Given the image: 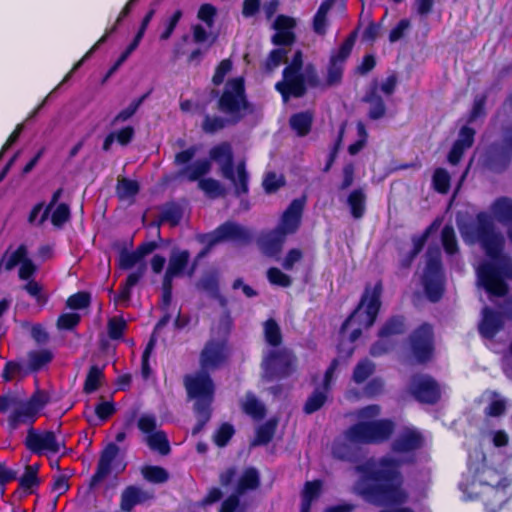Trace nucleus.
<instances>
[{
	"instance_id": "f257e3e1",
	"label": "nucleus",
	"mask_w": 512,
	"mask_h": 512,
	"mask_svg": "<svg viewBox=\"0 0 512 512\" xmlns=\"http://www.w3.org/2000/svg\"><path fill=\"white\" fill-rule=\"evenodd\" d=\"M416 462L415 455L405 458H396L385 455L377 460L369 459L358 464L355 471L359 474L354 484V492L367 503L390 507L379 512H415L405 507L409 495L403 488L404 477L401 471L403 465H412Z\"/></svg>"
},
{
	"instance_id": "f03ea898",
	"label": "nucleus",
	"mask_w": 512,
	"mask_h": 512,
	"mask_svg": "<svg viewBox=\"0 0 512 512\" xmlns=\"http://www.w3.org/2000/svg\"><path fill=\"white\" fill-rule=\"evenodd\" d=\"M383 283L376 281L374 285L367 283L360 300L351 314L344 320L340 332L343 333L351 322L358 324L349 335L350 343L357 341L362 335V329L371 328L379 315L382 306Z\"/></svg>"
},
{
	"instance_id": "7ed1b4c3",
	"label": "nucleus",
	"mask_w": 512,
	"mask_h": 512,
	"mask_svg": "<svg viewBox=\"0 0 512 512\" xmlns=\"http://www.w3.org/2000/svg\"><path fill=\"white\" fill-rule=\"evenodd\" d=\"M459 230L466 242L479 243L490 260L502 257L505 240L487 212L477 213L474 222L460 224Z\"/></svg>"
},
{
	"instance_id": "20e7f679",
	"label": "nucleus",
	"mask_w": 512,
	"mask_h": 512,
	"mask_svg": "<svg viewBox=\"0 0 512 512\" xmlns=\"http://www.w3.org/2000/svg\"><path fill=\"white\" fill-rule=\"evenodd\" d=\"M459 230L466 242L479 243L490 260L502 257L505 240L487 212L477 213L474 222L460 224Z\"/></svg>"
},
{
	"instance_id": "39448f33",
	"label": "nucleus",
	"mask_w": 512,
	"mask_h": 512,
	"mask_svg": "<svg viewBox=\"0 0 512 512\" xmlns=\"http://www.w3.org/2000/svg\"><path fill=\"white\" fill-rule=\"evenodd\" d=\"M211 98L217 99L216 108L224 116L240 123L247 114L252 112V104L246 92V83L243 76H236L224 83L222 91L212 89Z\"/></svg>"
},
{
	"instance_id": "423d86ee",
	"label": "nucleus",
	"mask_w": 512,
	"mask_h": 512,
	"mask_svg": "<svg viewBox=\"0 0 512 512\" xmlns=\"http://www.w3.org/2000/svg\"><path fill=\"white\" fill-rule=\"evenodd\" d=\"M209 157L220 166L222 176L234 186V194L241 197L249 193V174L244 160L234 164V153L229 142L224 141L213 146L209 151Z\"/></svg>"
},
{
	"instance_id": "0eeeda50",
	"label": "nucleus",
	"mask_w": 512,
	"mask_h": 512,
	"mask_svg": "<svg viewBox=\"0 0 512 512\" xmlns=\"http://www.w3.org/2000/svg\"><path fill=\"white\" fill-rule=\"evenodd\" d=\"M479 284L491 296L504 297L509 286L505 279L512 280V259L504 256L499 260L485 261L477 268Z\"/></svg>"
},
{
	"instance_id": "6e6552de",
	"label": "nucleus",
	"mask_w": 512,
	"mask_h": 512,
	"mask_svg": "<svg viewBox=\"0 0 512 512\" xmlns=\"http://www.w3.org/2000/svg\"><path fill=\"white\" fill-rule=\"evenodd\" d=\"M303 64V52L298 49L293 54L291 62L283 69L282 79L275 84V90L285 103L291 98H302L307 93L305 75L302 72Z\"/></svg>"
},
{
	"instance_id": "1a4fd4ad",
	"label": "nucleus",
	"mask_w": 512,
	"mask_h": 512,
	"mask_svg": "<svg viewBox=\"0 0 512 512\" xmlns=\"http://www.w3.org/2000/svg\"><path fill=\"white\" fill-rule=\"evenodd\" d=\"M435 349L434 329L428 322H423L413 329L407 338V354L415 364L430 363L435 357Z\"/></svg>"
},
{
	"instance_id": "9d476101",
	"label": "nucleus",
	"mask_w": 512,
	"mask_h": 512,
	"mask_svg": "<svg viewBox=\"0 0 512 512\" xmlns=\"http://www.w3.org/2000/svg\"><path fill=\"white\" fill-rule=\"evenodd\" d=\"M49 403L50 395L42 389H36L25 401L19 400L15 409L8 416L7 423L9 429L14 431L21 425L33 427L41 410Z\"/></svg>"
},
{
	"instance_id": "9b49d317",
	"label": "nucleus",
	"mask_w": 512,
	"mask_h": 512,
	"mask_svg": "<svg viewBox=\"0 0 512 512\" xmlns=\"http://www.w3.org/2000/svg\"><path fill=\"white\" fill-rule=\"evenodd\" d=\"M198 241L204 245L203 250L198 254V258H201L215 245L222 242L234 241L245 244L249 243L252 241V234L247 228L228 220L220 224L213 231L200 234Z\"/></svg>"
},
{
	"instance_id": "f8f14e48",
	"label": "nucleus",
	"mask_w": 512,
	"mask_h": 512,
	"mask_svg": "<svg viewBox=\"0 0 512 512\" xmlns=\"http://www.w3.org/2000/svg\"><path fill=\"white\" fill-rule=\"evenodd\" d=\"M136 265V269L129 273L125 281L120 284L118 294L115 298L116 301H130L132 288L140 282L147 271L146 263L140 259L135 250L128 251L126 248L121 249L118 257L119 268L122 270H130Z\"/></svg>"
},
{
	"instance_id": "ddd939ff",
	"label": "nucleus",
	"mask_w": 512,
	"mask_h": 512,
	"mask_svg": "<svg viewBox=\"0 0 512 512\" xmlns=\"http://www.w3.org/2000/svg\"><path fill=\"white\" fill-rule=\"evenodd\" d=\"M408 329L407 318L402 314L389 316L377 332L378 340L370 347L373 357H380L392 351L396 345L394 337L402 336Z\"/></svg>"
},
{
	"instance_id": "4468645a",
	"label": "nucleus",
	"mask_w": 512,
	"mask_h": 512,
	"mask_svg": "<svg viewBox=\"0 0 512 512\" xmlns=\"http://www.w3.org/2000/svg\"><path fill=\"white\" fill-rule=\"evenodd\" d=\"M445 276L438 249L428 250V257L423 274V287L431 302H438L444 294Z\"/></svg>"
},
{
	"instance_id": "2eb2a0df",
	"label": "nucleus",
	"mask_w": 512,
	"mask_h": 512,
	"mask_svg": "<svg viewBox=\"0 0 512 512\" xmlns=\"http://www.w3.org/2000/svg\"><path fill=\"white\" fill-rule=\"evenodd\" d=\"M357 34V30L352 31L339 48L331 52L326 69L325 86H337L342 82L345 64L352 53Z\"/></svg>"
},
{
	"instance_id": "dca6fc26",
	"label": "nucleus",
	"mask_w": 512,
	"mask_h": 512,
	"mask_svg": "<svg viewBox=\"0 0 512 512\" xmlns=\"http://www.w3.org/2000/svg\"><path fill=\"white\" fill-rule=\"evenodd\" d=\"M409 394L420 404L435 405L442 396L438 381L429 374H415L411 377Z\"/></svg>"
},
{
	"instance_id": "f3484780",
	"label": "nucleus",
	"mask_w": 512,
	"mask_h": 512,
	"mask_svg": "<svg viewBox=\"0 0 512 512\" xmlns=\"http://www.w3.org/2000/svg\"><path fill=\"white\" fill-rule=\"evenodd\" d=\"M230 356L228 340L225 338L209 339L200 352V368L214 371L224 366Z\"/></svg>"
},
{
	"instance_id": "a211bd4d",
	"label": "nucleus",
	"mask_w": 512,
	"mask_h": 512,
	"mask_svg": "<svg viewBox=\"0 0 512 512\" xmlns=\"http://www.w3.org/2000/svg\"><path fill=\"white\" fill-rule=\"evenodd\" d=\"M260 484L259 474L255 468H247L239 478L235 492L229 495L222 503L219 512H241L240 495L247 490H254Z\"/></svg>"
},
{
	"instance_id": "6ab92c4d",
	"label": "nucleus",
	"mask_w": 512,
	"mask_h": 512,
	"mask_svg": "<svg viewBox=\"0 0 512 512\" xmlns=\"http://www.w3.org/2000/svg\"><path fill=\"white\" fill-rule=\"evenodd\" d=\"M184 385L190 398L213 400L215 385L208 371L200 369L195 375H186Z\"/></svg>"
},
{
	"instance_id": "aec40b11",
	"label": "nucleus",
	"mask_w": 512,
	"mask_h": 512,
	"mask_svg": "<svg viewBox=\"0 0 512 512\" xmlns=\"http://www.w3.org/2000/svg\"><path fill=\"white\" fill-rule=\"evenodd\" d=\"M25 447L33 454L42 455L44 451L58 453L60 445L53 431L47 430L38 432L34 427H30L24 441Z\"/></svg>"
},
{
	"instance_id": "412c9836",
	"label": "nucleus",
	"mask_w": 512,
	"mask_h": 512,
	"mask_svg": "<svg viewBox=\"0 0 512 512\" xmlns=\"http://www.w3.org/2000/svg\"><path fill=\"white\" fill-rule=\"evenodd\" d=\"M294 367L295 357L286 351H271L266 360V371L274 379L290 376Z\"/></svg>"
},
{
	"instance_id": "4be33fe9",
	"label": "nucleus",
	"mask_w": 512,
	"mask_h": 512,
	"mask_svg": "<svg viewBox=\"0 0 512 512\" xmlns=\"http://www.w3.org/2000/svg\"><path fill=\"white\" fill-rule=\"evenodd\" d=\"M425 439L416 428L406 427L391 443V451L399 455H408L421 449Z\"/></svg>"
},
{
	"instance_id": "5701e85b",
	"label": "nucleus",
	"mask_w": 512,
	"mask_h": 512,
	"mask_svg": "<svg viewBox=\"0 0 512 512\" xmlns=\"http://www.w3.org/2000/svg\"><path fill=\"white\" fill-rule=\"evenodd\" d=\"M304 204L303 199H293L275 228L286 236L296 233L301 225Z\"/></svg>"
},
{
	"instance_id": "b1692460",
	"label": "nucleus",
	"mask_w": 512,
	"mask_h": 512,
	"mask_svg": "<svg viewBox=\"0 0 512 512\" xmlns=\"http://www.w3.org/2000/svg\"><path fill=\"white\" fill-rule=\"evenodd\" d=\"M505 317L501 310L496 311L490 307L482 309V319L478 325L479 334L488 340H492L496 335L504 329Z\"/></svg>"
},
{
	"instance_id": "393cba45",
	"label": "nucleus",
	"mask_w": 512,
	"mask_h": 512,
	"mask_svg": "<svg viewBox=\"0 0 512 512\" xmlns=\"http://www.w3.org/2000/svg\"><path fill=\"white\" fill-rule=\"evenodd\" d=\"M119 454V447L116 443H109L101 452L96 471L90 478L89 486L91 488L98 485L104 478H106L112 468V463Z\"/></svg>"
},
{
	"instance_id": "a878e982",
	"label": "nucleus",
	"mask_w": 512,
	"mask_h": 512,
	"mask_svg": "<svg viewBox=\"0 0 512 512\" xmlns=\"http://www.w3.org/2000/svg\"><path fill=\"white\" fill-rule=\"evenodd\" d=\"M475 133V130L467 125L460 129L458 138L454 141L447 156V160L451 165H457L465 151L473 146Z\"/></svg>"
},
{
	"instance_id": "bb28decb",
	"label": "nucleus",
	"mask_w": 512,
	"mask_h": 512,
	"mask_svg": "<svg viewBox=\"0 0 512 512\" xmlns=\"http://www.w3.org/2000/svg\"><path fill=\"white\" fill-rule=\"evenodd\" d=\"M362 102L369 104L367 116L370 120H379L386 115V104L378 93L377 82H374L362 97Z\"/></svg>"
},
{
	"instance_id": "cd10ccee",
	"label": "nucleus",
	"mask_w": 512,
	"mask_h": 512,
	"mask_svg": "<svg viewBox=\"0 0 512 512\" xmlns=\"http://www.w3.org/2000/svg\"><path fill=\"white\" fill-rule=\"evenodd\" d=\"M371 444H382L388 441L395 431V423L391 419L367 421Z\"/></svg>"
},
{
	"instance_id": "c85d7f7f",
	"label": "nucleus",
	"mask_w": 512,
	"mask_h": 512,
	"mask_svg": "<svg viewBox=\"0 0 512 512\" xmlns=\"http://www.w3.org/2000/svg\"><path fill=\"white\" fill-rule=\"evenodd\" d=\"M286 237V235L274 228L259 238L258 245L266 255L275 256L281 252Z\"/></svg>"
},
{
	"instance_id": "c756f323",
	"label": "nucleus",
	"mask_w": 512,
	"mask_h": 512,
	"mask_svg": "<svg viewBox=\"0 0 512 512\" xmlns=\"http://www.w3.org/2000/svg\"><path fill=\"white\" fill-rule=\"evenodd\" d=\"M149 496L139 487L127 486L121 493L120 508L124 512H130L137 504L143 503Z\"/></svg>"
},
{
	"instance_id": "7c9ffc66",
	"label": "nucleus",
	"mask_w": 512,
	"mask_h": 512,
	"mask_svg": "<svg viewBox=\"0 0 512 512\" xmlns=\"http://www.w3.org/2000/svg\"><path fill=\"white\" fill-rule=\"evenodd\" d=\"M314 115L311 111L294 113L289 118V125L298 137L307 136L313 125Z\"/></svg>"
},
{
	"instance_id": "2f4dec72",
	"label": "nucleus",
	"mask_w": 512,
	"mask_h": 512,
	"mask_svg": "<svg viewBox=\"0 0 512 512\" xmlns=\"http://www.w3.org/2000/svg\"><path fill=\"white\" fill-rule=\"evenodd\" d=\"M241 409L254 420H262L267 413L265 404L252 391L246 392L245 398L241 402Z\"/></svg>"
},
{
	"instance_id": "473e14b6",
	"label": "nucleus",
	"mask_w": 512,
	"mask_h": 512,
	"mask_svg": "<svg viewBox=\"0 0 512 512\" xmlns=\"http://www.w3.org/2000/svg\"><path fill=\"white\" fill-rule=\"evenodd\" d=\"M511 161V155L503 147L500 149H494L490 151L486 158L487 167L495 172L501 173L507 169Z\"/></svg>"
},
{
	"instance_id": "72a5a7b5",
	"label": "nucleus",
	"mask_w": 512,
	"mask_h": 512,
	"mask_svg": "<svg viewBox=\"0 0 512 512\" xmlns=\"http://www.w3.org/2000/svg\"><path fill=\"white\" fill-rule=\"evenodd\" d=\"M367 197L362 188L354 189L347 197V205L354 219H361L366 213Z\"/></svg>"
},
{
	"instance_id": "f704fd0d",
	"label": "nucleus",
	"mask_w": 512,
	"mask_h": 512,
	"mask_svg": "<svg viewBox=\"0 0 512 512\" xmlns=\"http://www.w3.org/2000/svg\"><path fill=\"white\" fill-rule=\"evenodd\" d=\"M189 260L190 253L188 250H173L170 254L166 271L179 277L184 274Z\"/></svg>"
},
{
	"instance_id": "c9c22d12",
	"label": "nucleus",
	"mask_w": 512,
	"mask_h": 512,
	"mask_svg": "<svg viewBox=\"0 0 512 512\" xmlns=\"http://www.w3.org/2000/svg\"><path fill=\"white\" fill-rule=\"evenodd\" d=\"M344 437L347 441L354 443L355 445L371 444L367 421H359L352 424L345 430Z\"/></svg>"
},
{
	"instance_id": "e433bc0d",
	"label": "nucleus",
	"mask_w": 512,
	"mask_h": 512,
	"mask_svg": "<svg viewBox=\"0 0 512 512\" xmlns=\"http://www.w3.org/2000/svg\"><path fill=\"white\" fill-rule=\"evenodd\" d=\"M492 212L503 224L512 226V199L509 197H499L492 204Z\"/></svg>"
},
{
	"instance_id": "4c0bfd02",
	"label": "nucleus",
	"mask_w": 512,
	"mask_h": 512,
	"mask_svg": "<svg viewBox=\"0 0 512 512\" xmlns=\"http://www.w3.org/2000/svg\"><path fill=\"white\" fill-rule=\"evenodd\" d=\"M276 428L277 420L274 418H271L260 425L256 429L255 437L251 441V446L256 447L270 443L275 435Z\"/></svg>"
},
{
	"instance_id": "58836bf2",
	"label": "nucleus",
	"mask_w": 512,
	"mask_h": 512,
	"mask_svg": "<svg viewBox=\"0 0 512 512\" xmlns=\"http://www.w3.org/2000/svg\"><path fill=\"white\" fill-rule=\"evenodd\" d=\"M211 169L209 159H200L195 161L192 165H186L181 171L180 175L184 176L190 182L200 181L201 177L208 174Z\"/></svg>"
},
{
	"instance_id": "ea45409f",
	"label": "nucleus",
	"mask_w": 512,
	"mask_h": 512,
	"mask_svg": "<svg viewBox=\"0 0 512 512\" xmlns=\"http://www.w3.org/2000/svg\"><path fill=\"white\" fill-rule=\"evenodd\" d=\"M232 119L230 116L220 117L207 114L202 122V130L207 134H214L227 126L237 125L238 122Z\"/></svg>"
},
{
	"instance_id": "a19ab883",
	"label": "nucleus",
	"mask_w": 512,
	"mask_h": 512,
	"mask_svg": "<svg viewBox=\"0 0 512 512\" xmlns=\"http://www.w3.org/2000/svg\"><path fill=\"white\" fill-rule=\"evenodd\" d=\"M27 357L29 370L38 372L53 360V353L48 349L32 350Z\"/></svg>"
},
{
	"instance_id": "79ce46f5",
	"label": "nucleus",
	"mask_w": 512,
	"mask_h": 512,
	"mask_svg": "<svg viewBox=\"0 0 512 512\" xmlns=\"http://www.w3.org/2000/svg\"><path fill=\"white\" fill-rule=\"evenodd\" d=\"M327 399L328 391H326L324 388L322 390L316 388L304 403L303 412L306 415H311L319 411L325 405Z\"/></svg>"
},
{
	"instance_id": "37998d69",
	"label": "nucleus",
	"mask_w": 512,
	"mask_h": 512,
	"mask_svg": "<svg viewBox=\"0 0 512 512\" xmlns=\"http://www.w3.org/2000/svg\"><path fill=\"white\" fill-rule=\"evenodd\" d=\"M146 443L153 451L166 456L171 452V446L167 434L163 430L156 431L147 436Z\"/></svg>"
},
{
	"instance_id": "c03bdc74",
	"label": "nucleus",
	"mask_w": 512,
	"mask_h": 512,
	"mask_svg": "<svg viewBox=\"0 0 512 512\" xmlns=\"http://www.w3.org/2000/svg\"><path fill=\"white\" fill-rule=\"evenodd\" d=\"M354 443L345 439V441H335L332 445L333 457L343 461L354 462L357 457V452Z\"/></svg>"
},
{
	"instance_id": "a18cd8bd",
	"label": "nucleus",
	"mask_w": 512,
	"mask_h": 512,
	"mask_svg": "<svg viewBox=\"0 0 512 512\" xmlns=\"http://www.w3.org/2000/svg\"><path fill=\"white\" fill-rule=\"evenodd\" d=\"M104 378L103 368L97 365L90 366L83 385V392L91 394L99 389Z\"/></svg>"
},
{
	"instance_id": "49530a36",
	"label": "nucleus",
	"mask_w": 512,
	"mask_h": 512,
	"mask_svg": "<svg viewBox=\"0 0 512 512\" xmlns=\"http://www.w3.org/2000/svg\"><path fill=\"white\" fill-rule=\"evenodd\" d=\"M288 50L285 48L272 49L263 63V70L266 73L274 72L282 63L287 62Z\"/></svg>"
},
{
	"instance_id": "de8ad7c7",
	"label": "nucleus",
	"mask_w": 512,
	"mask_h": 512,
	"mask_svg": "<svg viewBox=\"0 0 512 512\" xmlns=\"http://www.w3.org/2000/svg\"><path fill=\"white\" fill-rule=\"evenodd\" d=\"M441 243L447 255H455L459 251L458 241L454 227L446 224L441 231Z\"/></svg>"
},
{
	"instance_id": "09e8293b",
	"label": "nucleus",
	"mask_w": 512,
	"mask_h": 512,
	"mask_svg": "<svg viewBox=\"0 0 512 512\" xmlns=\"http://www.w3.org/2000/svg\"><path fill=\"white\" fill-rule=\"evenodd\" d=\"M264 337L265 341L272 347L281 345L283 337L279 324L273 318L264 322Z\"/></svg>"
},
{
	"instance_id": "8fccbe9b",
	"label": "nucleus",
	"mask_w": 512,
	"mask_h": 512,
	"mask_svg": "<svg viewBox=\"0 0 512 512\" xmlns=\"http://www.w3.org/2000/svg\"><path fill=\"white\" fill-rule=\"evenodd\" d=\"M133 6H134V4H132L129 1L125 4V6L122 8L121 12L119 13L115 23L110 28L106 29L105 34L103 36H101L100 39L90 48L89 53H92L100 45L104 44L107 41L108 37L117 31L118 26L131 13Z\"/></svg>"
},
{
	"instance_id": "3c124183",
	"label": "nucleus",
	"mask_w": 512,
	"mask_h": 512,
	"mask_svg": "<svg viewBox=\"0 0 512 512\" xmlns=\"http://www.w3.org/2000/svg\"><path fill=\"white\" fill-rule=\"evenodd\" d=\"M199 188L212 199L224 197L226 195L225 187L214 178H204L198 182Z\"/></svg>"
},
{
	"instance_id": "603ef678",
	"label": "nucleus",
	"mask_w": 512,
	"mask_h": 512,
	"mask_svg": "<svg viewBox=\"0 0 512 512\" xmlns=\"http://www.w3.org/2000/svg\"><path fill=\"white\" fill-rule=\"evenodd\" d=\"M433 189L440 194H447L451 187V177L444 168H436L432 175Z\"/></svg>"
},
{
	"instance_id": "864d4df0",
	"label": "nucleus",
	"mask_w": 512,
	"mask_h": 512,
	"mask_svg": "<svg viewBox=\"0 0 512 512\" xmlns=\"http://www.w3.org/2000/svg\"><path fill=\"white\" fill-rule=\"evenodd\" d=\"M142 475L144 479L150 483L162 484L168 481V471L158 465H147L142 468Z\"/></svg>"
},
{
	"instance_id": "5fc2aeb1",
	"label": "nucleus",
	"mask_w": 512,
	"mask_h": 512,
	"mask_svg": "<svg viewBox=\"0 0 512 512\" xmlns=\"http://www.w3.org/2000/svg\"><path fill=\"white\" fill-rule=\"evenodd\" d=\"M375 371V364L369 359L360 360L354 367L352 380L356 384L364 383Z\"/></svg>"
},
{
	"instance_id": "6e6d98bb",
	"label": "nucleus",
	"mask_w": 512,
	"mask_h": 512,
	"mask_svg": "<svg viewBox=\"0 0 512 512\" xmlns=\"http://www.w3.org/2000/svg\"><path fill=\"white\" fill-rule=\"evenodd\" d=\"M182 216L181 208L172 204L162 210L155 224L159 227L163 223H169L172 227H175L181 222Z\"/></svg>"
},
{
	"instance_id": "4d7b16f0",
	"label": "nucleus",
	"mask_w": 512,
	"mask_h": 512,
	"mask_svg": "<svg viewBox=\"0 0 512 512\" xmlns=\"http://www.w3.org/2000/svg\"><path fill=\"white\" fill-rule=\"evenodd\" d=\"M139 190L140 186L136 180L122 178L117 182L116 194L120 199L135 197Z\"/></svg>"
},
{
	"instance_id": "13d9d810",
	"label": "nucleus",
	"mask_w": 512,
	"mask_h": 512,
	"mask_svg": "<svg viewBox=\"0 0 512 512\" xmlns=\"http://www.w3.org/2000/svg\"><path fill=\"white\" fill-rule=\"evenodd\" d=\"M150 92H147L140 97L134 99L128 107L122 109L112 120V125L125 122L129 120L139 109L145 99L149 96Z\"/></svg>"
},
{
	"instance_id": "bf43d9fd",
	"label": "nucleus",
	"mask_w": 512,
	"mask_h": 512,
	"mask_svg": "<svg viewBox=\"0 0 512 512\" xmlns=\"http://www.w3.org/2000/svg\"><path fill=\"white\" fill-rule=\"evenodd\" d=\"M286 185V179L283 175H277L275 172H267L263 178L262 186L266 194H274Z\"/></svg>"
},
{
	"instance_id": "052dcab7",
	"label": "nucleus",
	"mask_w": 512,
	"mask_h": 512,
	"mask_svg": "<svg viewBox=\"0 0 512 512\" xmlns=\"http://www.w3.org/2000/svg\"><path fill=\"white\" fill-rule=\"evenodd\" d=\"M156 336H155V333H153L146 346H145V349L142 353V357H141V374H142V377L147 380L151 374H152V369H151V366H150V356L155 348V345H156Z\"/></svg>"
},
{
	"instance_id": "680f3d73",
	"label": "nucleus",
	"mask_w": 512,
	"mask_h": 512,
	"mask_svg": "<svg viewBox=\"0 0 512 512\" xmlns=\"http://www.w3.org/2000/svg\"><path fill=\"white\" fill-rule=\"evenodd\" d=\"M235 434V428L231 423L224 422L215 431L213 441L216 446L223 448L228 445Z\"/></svg>"
},
{
	"instance_id": "e2e57ef3",
	"label": "nucleus",
	"mask_w": 512,
	"mask_h": 512,
	"mask_svg": "<svg viewBox=\"0 0 512 512\" xmlns=\"http://www.w3.org/2000/svg\"><path fill=\"white\" fill-rule=\"evenodd\" d=\"M28 256V249L25 244H20L11 254L8 253L3 266L6 271H11L21 264Z\"/></svg>"
},
{
	"instance_id": "0e129e2a",
	"label": "nucleus",
	"mask_w": 512,
	"mask_h": 512,
	"mask_svg": "<svg viewBox=\"0 0 512 512\" xmlns=\"http://www.w3.org/2000/svg\"><path fill=\"white\" fill-rule=\"evenodd\" d=\"M91 304V294L86 291H79L70 295L66 301V306L72 310L86 309Z\"/></svg>"
},
{
	"instance_id": "69168bd1",
	"label": "nucleus",
	"mask_w": 512,
	"mask_h": 512,
	"mask_svg": "<svg viewBox=\"0 0 512 512\" xmlns=\"http://www.w3.org/2000/svg\"><path fill=\"white\" fill-rule=\"evenodd\" d=\"M127 329V323L123 317H112L108 320L107 330L108 336L112 340H120L123 338Z\"/></svg>"
},
{
	"instance_id": "338daca9",
	"label": "nucleus",
	"mask_w": 512,
	"mask_h": 512,
	"mask_svg": "<svg viewBox=\"0 0 512 512\" xmlns=\"http://www.w3.org/2000/svg\"><path fill=\"white\" fill-rule=\"evenodd\" d=\"M23 290H25L38 305L44 306L47 304L48 296L44 293L43 286L37 281H27V283L23 286Z\"/></svg>"
},
{
	"instance_id": "774afa93",
	"label": "nucleus",
	"mask_w": 512,
	"mask_h": 512,
	"mask_svg": "<svg viewBox=\"0 0 512 512\" xmlns=\"http://www.w3.org/2000/svg\"><path fill=\"white\" fill-rule=\"evenodd\" d=\"M233 62L230 58L223 59L216 66L212 76V83L214 86H220L224 83L225 77L232 71Z\"/></svg>"
}]
</instances>
